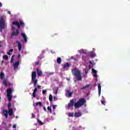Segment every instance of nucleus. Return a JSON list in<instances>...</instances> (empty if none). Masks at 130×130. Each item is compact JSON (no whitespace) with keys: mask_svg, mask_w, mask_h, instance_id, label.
I'll use <instances>...</instances> for the list:
<instances>
[{"mask_svg":"<svg viewBox=\"0 0 130 130\" xmlns=\"http://www.w3.org/2000/svg\"><path fill=\"white\" fill-rule=\"evenodd\" d=\"M3 57L5 60H8V59H9V56H8L7 55H4Z\"/></svg>","mask_w":130,"mask_h":130,"instance_id":"obj_24","label":"nucleus"},{"mask_svg":"<svg viewBox=\"0 0 130 130\" xmlns=\"http://www.w3.org/2000/svg\"><path fill=\"white\" fill-rule=\"evenodd\" d=\"M20 57H21V55L18 54V58H20Z\"/></svg>","mask_w":130,"mask_h":130,"instance_id":"obj_49","label":"nucleus"},{"mask_svg":"<svg viewBox=\"0 0 130 130\" xmlns=\"http://www.w3.org/2000/svg\"><path fill=\"white\" fill-rule=\"evenodd\" d=\"M89 63H90V64H92V61H89Z\"/></svg>","mask_w":130,"mask_h":130,"instance_id":"obj_51","label":"nucleus"},{"mask_svg":"<svg viewBox=\"0 0 130 130\" xmlns=\"http://www.w3.org/2000/svg\"><path fill=\"white\" fill-rule=\"evenodd\" d=\"M56 105H53V109H55L56 108Z\"/></svg>","mask_w":130,"mask_h":130,"instance_id":"obj_42","label":"nucleus"},{"mask_svg":"<svg viewBox=\"0 0 130 130\" xmlns=\"http://www.w3.org/2000/svg\"><path fill=\"white\" fill-rule=\"evenodd\" d=\"M19 64H20V62H19V61L15 62L13 65L14 71L18 70V68H19Z\"/></svg>","mask_w":130,"mask_h":130,"instance_id":"obj_7","label":"nucleus"},{"mask_svg":"<svg viewBox=\"0 0 130 130\" xmlns=\"http://www.w3.org/2000/svg\"><path fill=\"white\" fill-rule=\"evenodd\" d=\"M66 79H67V81H70V79H69V78H67Z\"/></svg>","mask_w":130,"mask_h":130,"instance_id":"obj_53","label":"nucleus"},{"mask_svg":"<svg viewBox=\"0 0 130 130\" xmlns=\"http://www.w3.org/2000/svg\"><path fill=\"white\" fill-rule=\"evenodd\" d=\"M7 97H8L9 101H12V94H13V90L12 88H8L7 90Z\"/></svg>","mask_w":130,"mask_h":130,"instance_id":"obj_5","label":"nucleus"},{"mask_svg":"<svg viewBox=\"0 0 130 130\" xmlns=\"http://www.w3.org/2000/svg\"><path fill=\"white\" fill-rule=\"evenodd\" d=\"M0 99H1V97H0Z\"/></svg>","mask_w":130,"mask_h":130,"instance_id":"obj_57","label":"nucleus"},{"mask_svg":"<svg viewBox=\"0 0 130 130\" xmlns=\"http://www.w3.org/2000/svg\"><path fill=\"white\" fill-rule=\"evenodd\" d=\"M85 74H88V72H87L86 71H85Z\"/></svg>","mask_w":130,"mask_h":130,"instance_id":"obj_55","label":"nucleus"},{"mask_svg":"<svg viewBox=\"0 0 130 130\" xmlns=\"http://www.w3.org/2000/svg\"><path fill=\"white\" fill-rule=\"evenodd\" d=\"M57 63H58V64H60V63H61V58L58 57L57 58Z\"/></svg>","mask_w":130,"mask_h":130,"instance_id":"obj_19","label":"nucleus"},{"mask_svg":"<svg viewBox=\"0 0 130 130\" xmlns=\"http://www.w3.org/2000/svg\"><path fill=\"white\" fill-rule=\"evenodd\" d=\"M89 69H91V66L90 65L89 66Z\"/></svg>","mask_w":130,"mask_h":130,"instance_id":"obj_54","label":"nucleus"},{"mask_svg":"<svg viewBox=\"0 0 130 130\" xmlns=\"http://www.w3.org/2000/svg\"><path fill=\"white\" fill-rule=\"evenodd\" d=\"M37 73L38 77H41L42 76V71L40 69L37 68Z\"/></svg>","mask_w":130,"mask_h":130,"instance_id":"obj_10","label":"nucleus"},{"mask_svg":"<svg viewBox=\"0 0 130 130\" xmlns=\"http://www.w3.org/2000/svg\"><path fill=\"white\" fill-rule=\"evenodd\" d=\"M46 90H43L42 91V93H43V94H46Z\"/></svg>","mask_w":130,"mask_h":130,"instance_id":"obj_38","label":"nucleus"},{"mask_svg":"<svg viewBox=\"0 0 130 130\" xmlns=\"http://www.w3.org/2000/svg\"><path fill=\"white\" fill-rule=\"evenodd\" d=\"M3 84L4 85V86H6V87L8 86V83L7 82V81H6V80H4L3 81Z\"/></svg>","mask_w":130,"mask_h":130,"instance_id":"obj_26","label":"nucleus"},{"mask_svg":"<svg viewBox=\"0 0 130 130\" xmlns=\"http://www.w3.org/2000/svg\"><path fill=\"white\" fill-rule=\"evenodd\" d=\"M99 95L100 96L101 95V90H99Z\"/></svg>","mask_w":130,"mask_h":130,"instance_id":"obj_44","label":"nucleus"},{"mask_svg":"<svg viewBox=\"0 0 130 130\" xmlns=\"http://www.w3.org/2000/svg\"><path fill=\"white\" fill-rule=\"evenodd\" d=\"M31 118H35V115L33 113H31Z\"/></svg>","mask_w":130,"mask_h":130,"instance_id":"obj_34","label":"nucleus"},{"mask_svg":"<svg viewBox=\"0 0 130 130\" xmlns=\"http://www.w3.org/2000/svg\"><path fill=\"white\" fill-rule=\"evenodd\" d=\"M35 64L36 66H38V64H39L40 63V62H39V61L38 62H35Z\"/></svg>","mask_w":130,"mask_h":130,"instance_id":"obj_36","label":"nucleus"},{"mask_svg":"<svg viewBox=\"0 0 130 130\" xmlns=\"http://www.w3.org/2000/svg\"><path fill=\"white\" fill-rule=\"evenodd\" d=\"M3 7V5L2 4V3H0V7L2 8Z\"/></svg>","mask_w":130,"mask_h":130,"instance_id":"obj_50","label":"nucleus"},{"mask_svg":"<svg viewBox=\"0 0 130 130\" xmlns=\"http://www.w3.org/2000/svg\"><path fill=\"white\" fill-rule=\"evenodd\" d=\"M19 24L21 27H22V28H24V27H25V23H24V22L19 20Z\"/></svg>","mask_w":130,"mask_h":130,"instance_id":"obj_15","label":"nucleus"},{"mask_svg":"<svg viewBox=\"0 0 130 130\" xmlns=\"http://www.w3.org/2000/svg\"><path fill=\"white\" fill-rule=\"evenodd\" d=\"M90 86H91V84H86V86L82 87L81 88V90H84V89H86V88H89V87H90Z\"/></svg>","mask_w":130,"mask_h":130,"instance_id":"obj_21","label":"nucleus"},{"mask_svg":"<svg viewBox=\"0 0 130 130\" xmlns=\"http://www.w3.org/2000/svg\"><path fill=\"white\" fill-rule=\"evenodd\" d=\"M19 35V29H16V31L12 32L11 36H18Z\"/></svg>","mask_w":130,"mask_h":130,"instance_id":"obj_9","label":"nucleus"},{"mask_svg":"<svg viewBox=\"0 0 130 130\" xmlns=\"http://www.w3.org/2000/svg\"><path fill=\"white\" fill-rule=\"evenodd\" d=\"M6 28V21L4 18V16L0 18V32H3V29Z\"/></svg>","mask_w":130,"mask_h":130,"instance_id":"obj_4","label":"nucleus"},{"mask_svg":"<svg viewBox=\"0 0 130 130\" xmlns=\"http://www.w3.org/2000/svg\"><path fill=\"white\" fill-rule=\"evenodd\" d=\"M66 94H68V97H72V95H73V92H70V90H66Z\"/></svg>","mask_w":130,"mask_h":130,"instance_id":"obj_14","label":"nucleus"},{"mask_svg":"<svg viewBox=\"0 0 130 130\" xmlns=\"http://www.w3.org/2000/svg\"><path fill=\"white\" fill-rule=\"evenodd\" d=\"M68 116L69 117H74V113H69Z\"/></svg>","mask_w":130,"mask_h":130,"instance_id":"obj_25","label":"nucleus"},{"mask_svg":"<svg viewBox=\"0 0 130 130\" xmlns=\"http://www.w3.org/2000/svg\"><path fill=\"white\" fill-rule=\"evenodd\" d=\"M91 71L92 73H94V74H97V71L95 70L94 69H92Z\"/></svg>","mask_w":130,"mask_h":130,"instance_id":"obj_31","label":"nucleus"},{"mask_svg":"<svg viewBox=\"0 0 130 130\" xmlns=\"http://www.w3.org/2000/svg\"><path fill=\"white\" fill-rule=\"evenodd\" d=\"M37 88H38V89H41V86H40L39 85H37Z\"/></svg>","mask_w":130,"mask_h":130,"instance_id":"obj_40","label":"nucleus"},{"mask_svg":"<svg viewBox=\"0 0 130 130\" xmlns=\"http://www.w3.org/2000/svg\"><path fill=\"white\" fill-rule=\"evenodd\" d=\"M101 103H102V104L105 105V103H106L105 101L102 100Z\"/></svg>","mask_w":130,"mask_h":130,"instance_id":"obj_33","label":"nucleus"},{"mask_svg":"<svg viewBox=\"0 0 130 130\" xmlns=\"http://www.w3.org/2000/svg\"><path fill=\"white\" fill-rule=\"evenodd\" d=\"M47 110L50 111V113H52V110L51 109V108L50 107H47Z\"/></svg>","mask_w":130,"mask_h":130,"instance_id":"obj_28","label":"nucleus"},{"mask_svg":"<svg viewBox=\"0 0 130 130\" xmlns=\"http://www.w3.org/2000/svg\"><path fill=\"white\" fill-rule=\"evenodd\" d=\"M34 106H39L40 107H42V103L41 102H38L36 103V104L33 105Z\"/></svg>","mask_w":130,"mask_h":130,"instance_id":"obj_12","label":"nucleus"},{"mask_svg":"<svg viewBox=\"0 0 130 130\" xmlns=\"http://www.w3.org/2000/svg\"><path fill=\"white\" fill-rule=\"evenodd\" d=\"M11 106H12V103H9L8 104V109H12V108H11Z\"/></svg>","mask_w":130,"mask_h":130,"instance_id":"obj_27","label":"nucleus"},{"mask_svg":"<svg viewBox=\"0 0 130 130\" xmlns=\"http://www.w3.org/2000/svg\"><path fill=\"white\" fill-rule=\"evenodd\" d=\"M8 113L10 116H12L13 115V109H8Z\"/></svg>","mask_w":130,"mask_h":130,"instance_id":"obj_17","label":"nucleus"},{"mask_svg":"<svg viewBox=\"0 0 130 130\" xmlns=\"http://www.w3.org/2000/svg\"><path fill=\"white\" fill-rule=\"evenodd\" d=\"M16 43H17V47L18 48V50H19V51H21V50H22V44H21V43H20L19 41H16Z\"/></svg>","mask_w":130,"mask_h":130,"instance_id":"obj_6","label":"nucleus"},{"mask_svg":"<svg viewBox=\"0 0 130 130\" xmlns=\"http://www.w3.org/2000/svg\"><path fill=\"white\" fill-rule=\"evenodd\" d=\"M58 91V89H56V91L55 92V94H57V92Z\"/></svg>","mask_w":130,"mask_h":130,"instance_id":"obj_48","label":"nucleus"},{"mask_svg":"<svg viewBox=\"0 0 130 130\" xmlns=\"http://www.w3.org/2000/svg\"><path fill=\"white\" fill-rule=\"evenodd\" d=\"M52 99H53V97L52 96V94H50L49 96V100L50 102H52Z\"/></svg>","mask_w":130,"mask_h":130,"instance_id":"obj_23","label":"nucleus"},{"mask_svg":"<svg viewBox=\"0 0 130 130\" xmlns=\"http://www.w3.org/2000/svg\"><path fill=\"white\" fill-rule=\"evenodd\" d=\"M7 13L8 14H9V15H10V16H12V13H11V11H8Z\"/></svg>","mask_w":130,"mask_h":130,"instance_id":"obj_39","label":"nucleus"},{"mask_svg":"<svg viewBox=\"0 0 130 130\" xmlns=\"http://www.w3.org/2000/svg\"><path fill=\"white\" fill-rule=\"evenodd\" d=\"M74 116L75 117H81L82 116V113L81 112H75L74 113Z\"/></svg>","mask_w":130,"mask_h":130,"instance_id":"obj_11","label":"nucleus"},{"mask_svg":"<svg viewBox=\"0 0 130 130\" xmlns=\"http://www.w3.org/2000/svg\"><path fill=\"white\" fill-rule=\"evenodd\" d=\"M86 102V99L84 98L79 99L77 103H75L74 99H72L70 101L68 107V109H70L71 107L74 106L75 108H80V107H82Z\"/></svg>","mask_w":130,"mask_h":130,"instance_id":"obj_1","label":"nucleus"},{"mask_svg":"<svg viewBox=\"0 0 130 130\" xmlns=\"http://www.w3.org/2000/svg\"><path fill=\"white\" fill-rule=\"evenodd\" d=\"M12 30L13 31H15L16 30V28H15V26H12Z\"/></svg>","mask_w":130,"mask_h":130,"instance_id":"obj_37","label":"nucleus"},{"mask_svg":"<svg viewBox=\"0 0 130 130\" xmlns=\"http://www.w3.org/2000/svg\"><path fill=\"white\" fill-rule=\"evenodd\" d=\"M16 127H17V125L14 124V125H13V128H16Z\"/></svg>","mask_w":130,"mask_h":130,"instance_id":"obj_43","label":"nucleus"},{"mask_svg":"<svg viewBox=\"0 0 130 130\" xmlns=\"http://www.w3.org/2000/svg\"><path fill=\"white\" fill-rule=\"evenodd\" d=\"M43 109H44V111H47L46 108L45 107H43Z\"/></svg>","mask_w":130,"mask_h":130,"instance_id":"obj_46","label":"nucleus"},{"mask_svg":"<svg viewBox=\"0 0 130 130\" xmlns=\"http://www.w3.org/2000/svg\"><path fill=\"white\" fill-rule=\"evenodd\" d=\"M52 74H53V73H52V74H51V73H50V75H52Z\"/></svg>","mask_w":130,"mask_h":130,"instance_id":"obj_56","label":"nucleus"},{"mask_svg":"<svg viewBox=\"0 0 130 130\" xmlns=\"http://www.w3.org/2000/svg\"><path fill=\"white\" fill-rule=\"evenodd\" d=\"M21 36H22L23 38L24 39V42H27V36L25 35L24 33L21 34Z\"/></svg>","mask_w":130,"mask_h":130,"instance_id":"obj_13","label":"nucleus"},{"mask_svg":"<svg viewBox=\"0 0 130 130\" xmlns=\"http://www.w3.org/2000/svg\"><path fill=\"white\" fill-rule=\"evenodd\" d=\"M90 55L91 57H95V56H96V54L94 51H91L90 53Z\"/></svg>","mask_w":130,"mask_h":130,"instance_id":"obj_18","label":"nucleus"},{"mask_svg":"<svg viewBox=\"0 0 130 130\" xmlns=\"http://www.w3.org/2000/svg\"><path fill=\"white\" fill-rule=\"evenodd\" d=\"M13 51H14V49H11L9 50V52H13Z\"/></svg>","mask_w":130,"mask_h":130,"instance_id":"obj_45","label":"nucleus"},{"mask_svg":"<svg viewBox=\"0 0 130 130\" xmlns=\"http://www.w3.org/2000/svg\"><path fill=\"white\" fill-rule=\"evenodd\" d=\"M4 77H5V74L4 73V72H1L0 74V78L1 80H3V79H4Z\"/></svg>","mask_w":130,"mask_h":130,"instance_id":"obj_22","label":"nucleus"},{"mask_svg":"<svg viewBox=\"0 0 130 130\" xmlns=\"http://www.w3.org/2000/svg\"><path fill=\"white\" fill-rule=\"evenodd\" d=\"M12 25H15V26H17L18 30H19V29H20V28L21 27V25H20V24L19 23V22L18 21H13L12 22Z\"/></svg>","mask_w":130,"mask_h":130,"instance_id":"obj_8","label":"nucleus"},{"mask_svg":"<svg viewBox=\"0 0 130 130\" xmlns=\"http://www.w3.org/2000/svg\"><path fill=\"white\" fill-rule=\"evenodd\" d=\"M13 61H14V55H12V56L10 62L12 63V62H13Z\"/></svg>","mask_w":130,"mask_h":130,"instance_id":"obj_32","label":"nucleus"},{"mask_svg":"<svg viewBox=\"0 0 130 130\" xmlns=\"http://www.w3.org/2000/svg\"><path fill=\"white\" fill-rule=\"evenodd\" d=\"M38 121L39 123H40V125H43V123L42 122V121H40V120L38 119Z\"/></svg>","mask_w":130,"mask_h":130,"instance_id":"obj_30","label":"nucleus"},{"mask_svg":"<svg viewBox=\"0 0 130 130\" xmlns=\"http://www.w3.org/2000/svg\"><path fill=\"white\" fill-rule=\"evenodd\" d=\"M36 77H37V74L36 72H32L31 73V81L32 83L34 84V87H35V89L32 92V96L34 98H35V97H36V92H37V87H36V86H37L38 80L37 79V78H36Z\"/></svg>","mask_w":130,"mask_h":130,"instance_id":"obj_2","label":"nucleus"},{"mask_svg":"<svg viewBox=\"0 0 130 130\" xmlns=\"http://www.w3.org/2000/svg\"><path fill=\"white\" fill-rule=\"evenodd\" d=\"M101 85H100V84H99L98 85V90L99 91H101Z\"/></svg>","mask_w":130,"mask_h":130,"instance_id":"obj_29","label":"nucleus"},{"mask_svg":"<svg viewBox=\"0 0 130 130\" xmlns=\"http://www.w3.org/2000/svg\"><path fill=\"white\" fill-rule=\"evenodd\" d=\"M3 113L4 114L5 116H6V118H8V111L7 110H4Z\"/></svg>","mask_w":130,"mask_h":130,"instance_id":"obj_20","label":"nucleus"},{"mask_svg":"<svg viewBox=\"0 0 130 130\" xmlns=\"http://www.w3.org/2000/svg\"><path fill=\"white\" fill-rule=\"evenodd\" d=\"M53 100H54V101H56V100H57V98H56V97L55 96H53Z\"/></svg>","mask_w":130,"mask_h":130,"instance_id":"obj_41","label":"nucleus"},{"mask_svg":"<svg viewBox=\"0 0 130 130\" xmlns=\"http://www.w3.org/2000/svg\"><path fill=\"white\" fill-rule=\"evenodd\" d=\"M70 67H71V65L69 63L67 62V63L64 64L63 69H67L68 68H70Z\"/></svg>","mask_w":130,"mask_h":130,"instance_id":"obj_16","label":"nucleus"},{"mask_svg":"<svg viewBox=\"0 0 130 130\" xmlns=\"http://www.w3.org/2000/svg\"><path fill=\"white\" fill-rule=\"evenodd\" d=\"M7 53L9 55H12V53L10 52H8Z\"/></svg>","mask_w":130,"mask_h":130,"instance_id":"obj_47","label":"nucleus"},{"mask_svg":"<svg viewBox=\"0 0 130 130\" xmlns=\"http://www.w3.org/2000/svg\"><path fill=\"white\" fill-rule=\"evenodd\" d=\"M5 61L3 60H2V62H1V63H4V62Z\"/></svg>","mask_w":130,"mask_h":130,"instance_id":"obj_52","label":"nucleus"},{"mask_svg":"<svg viewBox=\"0 0 130 130\" xmlns=\"http://www.w3.org/2000/svg\"><path fill=\"white\" fill-rule=\"evenodd\" d=\"M72 74L73 76L77 77V81H82V75L81 71L78 68H76L72 70Z\"/></svg>","mask_w":130,"mask_h":130,"instance_id":"obj_3","label":"nucleus"},{"mask_svg":"<svg viewBox=\"0 0 130 130\" xmlns=\"http://www.w3.org/2000/svg\"><path fill=\"white\" fill-rule=\"evenodd\" d=\"M93 77L94 78H98V75H97V73H94V74L93 75Z\"/></svg>","mask_w":130,"mask_h":130,"instance_id":"obj_35","label":"nucleus"}]
</instances>
